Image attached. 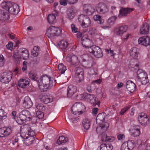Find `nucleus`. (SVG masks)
Listing matches in <instances>:
<instances>
[{"label": "nucleus", "mask_w": 150, "mask_h": 150, "mask_svg": "<svg viewBox=\"0 0 150 150\" xmlns=\"http://www.w3.org/2000/svg\"><path fill=\"white\" fill-rule=\"evenodd\" d=\"M12 74L11 72H4L0 77V80L3 83H8L11 80Z\"/></svg>", "instance_id": "12"}, {"label": "nucleus", "mask_w": 150, "mask_h": 150, "mask_svg": "<svg viewBox=\"0 0 150 150\" xmlns=\"http://www.w3.org/2000/svg\"><path fill=\"white\" fill-rule=\"evenodd\" d=\"M29 77L32 79L38 82V78L37 75L33 71H30L29 74Z\"/></svg>", "instance_id": "41"}, {"label": "nucleus", "mask_w": 150, "mask_h": 150, "mask_svg": "<svg viewBox=\"0 0 150 150\" xmlns=\"http://www.w3.org/2000/svg\"><path fill=\"white\" fill-rule=\"evenodd\" d=\"M36 115L37 116L36 117H38V119H39L43 118L44 115L43 113L40 111H37L36 113Z\"/></svg>", "instance_id": "50"}, {"label": "nucleus", "mask_w": 150, "mask_h": 150, "mask_svg": "<svg viewBox=\"0 0 150 150\" xmlns=\"http://www.w3.org/2000/svg\"><path fill=\"white\" fill-rule=\"evenodd\" d=\"M68 42L64 40H61L59 43V47L62 49H66L68 45Z\"/></svg>", "instance_id": "38"}, {"label": "nucleus", "mask_w": 150, "mask_h": 150, "mask_svg": "<svg viewBox=\"0 0 150 150\" xmlns=\"http://www.w3.org/2000/svg\"><path fill=\"white\" fill-rule=\"evenodd\" d=\"M91 21L90 19L87 16L86 19H84L83 24H82L81 26L83 28H86L90 26Z\"/></svg>", "instance_id": "34"}, {"label": "nucleus", "mask_w": 150, "mask_h": 150, "mask_svg": "<svg viewBox=\"0 0 150 150\" xmlns=\"http://www.w3.org/2000/svg\"><path fill=\"white\" fill-rule=\"evenodd\" d=\"M21 56L20 55L18 50L15 51L14 52L13 58L16 63L17 64L19 63L21 60Z\"/></svg>", "instance_id": "28"}, {"label": "nucleus", "mask_w": 150, "mask_h": 150, "mask_svg": "<svg viewBox=\"0 0 150 150\" xmlns=\"http://www.w3.org/2000/svg\"><path fill=\"white\" fill-rule=\"evenodd\" d=\"M38 120V119L36 117H33L31 119L32 122L33 124H36L37 122V121Z\"/></svg>", "instance_id": "59"}, {"label": "nucleus", "mask_w": 150, "mask_h": 150, "mask_svg": "<svg viewBox=\"0 0 150 150\" xmlns=\"http://www.w3.org/2000/svg\"><path fill=\"white\" fill-rule=\"evenodd\" d=\"M27 64V62H23V67H22V69L23 71H24L26 70L27 69V66L26 65Z\"/></svg>", "instance_id": "63"}, {"label": "nucleus", "mask_w": 150, "mask_h": 150, "mask_svg": "<svg viewBox=\"0 0 150 150\" xmlns=\"http://www.w3.org/2000/svg\"><path fill=\"white\" fill-rule=\"evenodd\" d=\"M127 29L128 27L127 25H122L116 28L114 32L117 35L121 36L126 32Z\"/></svg>", "instance_id": "17"}, {"label": "nucleus", "mask_w": 150, "mask_h": 150, "mask_svg": "<svg viewBox=\"0 0 150 150\" xmlns=\"http://www.w3.org/2000/svg\"><path fill=\"white\" fill-rule=\"evenodd\" d=\"M125 143H126L127 144V146L129 150H131L134 147V145L133 142L130 141H128L127 142H125Z\"/></svg>", "instance_id": "49"}, {"label": "nucleus", "mask_w": 150, "mask_h": 150, "mask_svg": "<svg viewBox=\"0 0 150 150\" xmlns=\"http://www.w3.org/2000/svg\"><path fill=\"white\" fill-rule=\"evenodd\" d=\"M58 68L59 70L60 71V73L62 74H63L66 70V67L63 64H60L58 66Z\"/></svg>", "instance_id": "44"}, {"label": "nucleus", "mask_w": 150, "mask_h": 150, "mask_svg": "<svg viewBox=\"0 0 150 150\" xmlns=\"http://www.w3.org/2000/svg\"><path fill=\"white\" fill-rule=\"evenodd\" d=\"M52 83L51 78L47 76L40 78L37 82L39 88L42 92L46 91L47 89L51 87L52 86Z\"/></svg>", "instance_id": "3"}, {"label": "nucleus", "mask_w": 150, "mask_h": 150, "mask_svg": "<svg viewBox=\"0 0 150 150\" xmlns=\"http://www.w3.org/2000/svg\"><path fill=\"white\" fill-rule=\"evenodd\" d=\"M84 12L88 15H92L95 12V9L91 5L89 4H85L83 6Z\"/></svg>", "instance_id": "18"}, {"label": "nucleus", "mask_w": 150, "mask_h": 150, "mask_svg": "<svg viewBox=\"0 0 150 150\" xmlns=\"http://www.w3.org/2000/svg\"><path fill=\"white\" fill-rule=\"evenodd\" d=\"M83 126L86 129H88L91 125L90 120L87 118L84 119L82 122Z\"/></svg>", "instance_id": "35"}, {"label": "nucleus", "mask_w": 150, "mask_h": 150, "mask_svg": "<svg viewBox=\"0 0 150 150\" xmlns=\"http://www.w3.org/2000/svg\"><path fill=\"white\" fill-rule=\"evenodd\" d=\"M112 146L110 143L107 144H103L100 146V150H112Z\"/></svg>", "instance_id": "29"}, {"label": "nucleus", "mask_w": 150, "mask_h": 150, "mask_svg": "<svg viewBox=\"0 0 150 150\" xmlns=\"http://www.w3.org/2000/svg\"><path fill=\"white\" fill-rule=\"evenodd\" d=\"M138 80L141 82L142 84L144 85L146 84L149 81L147 74L146 75V76L143 77Z\"/></svg>", "instance_id": "45"}, {"label": "nucleus", "mask_w": 150, "mask_h": 150, "mask_svg": "<svg viewBox=\"0 0 150 150\" xmlns=\"http://www.w3.org/2000/svg\"><path fill=\"white\" fill-rule=\"evenodd\" d=\"M136 86L132 81H128L126 83V88L131 93L133 92L135 90Z\"/></svg>", "instance_id": "20"}, {"label": "nucleus", "mask_w": 150, "mask_h": 150, "mask_svg": "<svg viewBox=\"0 0 150 150\" xmlns=\"http://www.w3.org/2000/svg\"><path fill=\"white\" fill-rule=\"evenodd\" d=\"M125 138V135L124 134H118L117 136V139L119 140H120L123 139Z\"/></svg>", "instance_id": "56"}, {"label": "nucleus", "mask_w": 150, "mask_h": 150, "mask_svg": "<svg viewBox=\"0 0 150 150\" xmlns=\"http://www.w3.org/2000/svg\"><path fill=\"white\" fill-rule=\"evenodd\" d=\"M105 117L104 113L103 112L99 114L96 118V122L100 124L101 122H103L105 120Z\"/></svg>", "instance_id": "33"}, {"label": "nucleus", "mask_w": 150, "mask_h": 150, "mask_svg": "<svg viewBox=\"0 0 150 150\" xmlns=\"http://www.w3.org/2000/svg\"><path fill=\"white\" fill-rule=\"evenodd\" d=\"M108 127V124L107 122L100 124L99 126L96 127V131L98 133L102 135L101 140L102 141L112 142L115 140L114 137L111 136H108L106 134L103 133V132L107 129Z\"/></svg>", "instance_id": "2"}, {"label": "nucleus", "mask_w": 150, "mask_h": 150, "mask_svg": "<svg viewBox=\"0 0 150 150\" xmlns=\"http://www.w3.org/2000/svg\"><path fill=\"white\" fill-rule=\"evenodd\" d=\"M59 2L61 5L63 6L67 5V0H60Z\"/></svg>", "instance_id": "60"}, {"label": "nucleus", "mask_w": 150, "mask_h": 150, "mask_svg": "<svg viewBox=\"0 0 150 150\" xmlns=\"http://www.w3.org/2000/svg\"><path fill=\"white\" fill-rule=\"evenodd\" d=\"M116 17L113 16L109 18L107 21V23L110 25H112L115 23L116 19Z\"/></svg>", "instance_id": "42"}, {"label": "nucleus", "mask_w": 150, "mask_h": 150, "mask_svg": "<svg viewBox=\"0 0 150 150\" xmlns=\"http://www.w3.org/2000/svg\"><path fill=\"white\" fill-rule=\"evenodd\" d=\"M30 113L28 110H23L20 113L19 117L17 118V122L20 125L23 124L26 121L30 119Z\"/></svg>", "instance_id": "5"}, {"label": "nucleus", "mask_w": 150, "mask_h": 150, "mask_svg": "<svg viewBox=\"0 0 150 150\" xmlns=\"http://www.w3.org/2000/svg\"><path fill=\"white\" fill-rule=\"evenodd\" d=\"M66 60L67 62L70 63L72 65L77 66L79 65V61L78 59V58L75 55L71 56L69 55L66 58Z\"/></svg>", "instance_id": "14"}, {"label": "nucleus", "mask_w": 150, "mask_h": 150, "mask_svg": "<svg viewBox=\"0 0 150 150\" xmlns=\"http://www.w3.org/2000/svg\"><path fill=\"white\" fill-rule=\"evenodd\" d=\"M71 28L72 31L73 33H76L79 31L78 28L76 27L74 24H72L71 25Z\"/></svg>", "instance_id": "53"}, {"label": "nucleus", "mask_w": 150, "mask_h": 150, "mask_svg": "<svg viewBox=\"0 0 150 150\" xmlns=\"http://www.w3.org/2000/svg\"><path fill=\"white\" fill-rule=\"evenodd\" d=\"M67 15L68 18L69 19H73L74 17V13L72 9H69L67 11Z\"/></svg>", "instance_id": "43"}, {"label": "nucleus", "mask_w": 150, "mask_h": 150, "mask_svg": "<svg viewBox=\"0 0 150 150\" xmlns=\"http://www.w3.org/2000/svg\"><path fill=\"white\" fill-rule=\"evenodd\" d=\"M68 141V139L67 137L65 138L64 136H61L59 137L57 139V143L58 144H60L63 143H65Z\"/></svg>", "instance_id": "40"}, {"label": "nucleus", "mask_w": 150, "mask_h": 150, "mask_svg": "<svg viewBox=\"0 0 150 150\" xmlns=\"http://www.w3.org/2000/svg\"><path fill=\"white\" fill-rule=\"evenodd\" d=\"M130 56L135 59L137 58L139 52L138 49L136 47H133L129 51Z\"/></svg>", "instance_id": "27"}, {"label": "nucleus", "mask_w": 150, "mask_h": 150, "mask_svg": "<svg viewBox=\"0 0 150 150\" xmlns=\"http://www.w3.org/2000/svg\"><path fill=\"white\" fill-rule=\"evenodd\" d=\"M4 57L2 56V57H0V67H2L4 65Z\"/></svg>", "instance_id": "64"}, {"label": "nucleus", "mask_w": 150, "mask_h": 150, "mask_svg": "<svg viewBox=\"0 0 150 150\" xmlns=\"http://www.w3.org/2000/svg\"><path fill=\"white\" fill-rule=\"evenodd\" d=\"M4 111L2 109H0V121L2 119H5L6 116L4 115Z\"/></svg>", "instance_id": "51"}, {"label": "nucleus", "mask_w": 150, "mask_h": 150, "mask_svg": "<svg viewBox=\"0 0 150 150\" xmlns=\"http://www.w3.org/2000/svg\"><path fill=\"white\" fill-rule=\"evenodd\" d=\"M133 10V8H122L119 11V14L118 15V17L119 18H122L125 16L127 15V14L130 13Z\"/></svg>", "instance_id": "19"}, {"label": "nucleus", "mask_w": 150, "mask_h": 150, "mask_svg": "<svg viewBox=\"0 0 150 150\" xmlns=\"http://www.w3.org/2000/svg\"><path fill=\"white\" fill-rule=\"evenodd\" d=\"M138 119L139 122L143 126H146L149 123V119L147 115L143 112L139 114Z\"/></svg>", "instance_id": "10"}, {"label": "nucleus", "mask_w": 150, "mask_h": 150, "mask_svg": "<svg viewBox=\"0 0 150 150\" xmlns=\"http://www.w3.org/2000/svg\"><path fill=\"white\" fill-rule=\"evenodd\" d=\"M23 104V106L26 108H30L33 105V103L31 99L28 96L25 97Z\"/></svg>", "instance_id": "24"}, {"label": "nucleus", "mask_w": 150, "mask_h": 150, "mask_svg": "<svg viewBox=\"0 0 150 150\" xmlns=\"http://www.w3.org/2000/svg\"><path fill=\"white\" fill-rule=\"evenodd\" d=\"M13 46V43L11 42H8V44L6 45V47L8 49L10 50H11L12 49V47Z\"/></svg>", "instance_id": "57"}, {"label": "nucleus", "mask_w": 150, "mask_h": 150, "mask_svg": "<svg viewBox=\"0 0 150 150\" xmlns=\"http://www.w3.org/2000/svg\"><path fill=\"white\" fill-rule=\"evenodd\" d=\"M76 86L71 85L69 86L67 89V96L69 97H71L76 92Z\"/></svg>", "instance_id": "21"}, {"label": "nucleus", "mask_w": 150, "mask_h": 150, "mask_svg": "<svg viewBox=\"0 0 150 150\" xmlns=\"http://www.w3.org/2000/svg\"><path fill=\"white\" fill-rule=\"evenodd\" d=\"M28 81L25 79H22L19 81L18 85L20 87L25 88L29 84Z\"/></svg>", "instance_id": "32"}, {"label": "nucleus", "mask_w": 150, "mask_h": 150, "mask_svg": "<svg viewBox=\"0 0 150 150\" xmlns=\"http://www.w3.org/2000/svg\"><path fill=\"white\" fill-rule=\"evenodd\" d=\"M12 132L11 127H3L0 129V137H7Z\"/></svg>", "instance_id": "13"}, {"label": "nucleus", "mask_w": 150, "mask_h": 150, "mask_svg": "<svg viewBox=\"0 0 150 150\" xmlns=\"http://www.w3.org/2000/svg\"><path fill=\"white\" fill-rule=\"evenodd\" d=\"M81 40L82 41L81 44L83 46L87 48L88 50V48L92 46L90 45L92 43L91 41L87 38L83 39L82 38Z\"/></svg>", "instance_id": "26"}, {"label": "nucleus", "mask_w": 150, "mask_h": 150, "mask_svg": "<svg viewBox=\"0 0 150 150\" xmlns=\"http://www.w3.org/2000/svg\"><path fill=\"white\" fill-rule=\"evenodd\" d=\"M137 77L138 80L142 77L146 76L147 74L142 69H139L137 72Z\"/></svg>", "instance_id": "31"}, {"label": "nucleus", "mask_w": 150, "mask_h": 150, "mask_svg": "<svg viewBox=\"0 0 150 150\" xmlns=\"http://www.w3.org/2000/svg\"><path fill=\"white\" fill-rule=\"evenodd\" d=\"M88 51L97 58L102 57L103 55L100 48L99 47L95 45H93L89 48Z\"/></svg>", "instance_id": "9"}, {"label": "nucleus", "mask_w": 150, "mask_h": 150, "mask_svg": "<svg viewBox=\"0 0 150 150\" xmlns=\"http://www.w3.org/2000/svg\"><path fill=\"white\" fill-rule=\"evenodd\" d=\"M47 20L49 23L52 24L56 21V17L54 14H49L47 17Z\"/></svg>", "instance_id": "36"}, {"label": "nucleus", "mask_w": 150, "mask_h": 150, "mask_svg": "<svg viewBox=\"0 0 150 150\" xmlns=\"http://www.w3.org/2000/svg\"><path fill=\"white\" fill-rule=\"evenodd\" d=\"M130 108V107L127 106L124 108H123L121 110L120 112V114L121 115H123L124 113Z\"/></svg>", "instance_id": "55"}, {"label": "nucleus", "mask_w": 150, "mask_h": 150, "mask_svg": "<svg viewBox=\"0 0 150 150\" xmlns=\"http://www.w3.org/2000/svg\"><path fill=\"white\" fill-rule=\"evenodd\" d=\"M96 32V29L95 28H90L89 33L91 35H93Z\"/></svg>", "instance_id": "58"}, {"label": "nucleus", "mask_w": 150, "mask_h": 150, "mask_svg": "<svg viewBox=\"0 0 150 150\" xmlns=\"http://www.w3.org/2000/svg\"><path fill=\"white\" fill-rule=\"evenodd\" d=\"M61 32L60 28L52 25L47 30L46 35L49 38H51L54 36L59 35Z\"/></svg>", "instance_id": "7"}, {"label": "nucleus", "mask_w": 150, "mask_h": 150, "mask_svg": "<svg viewBox=\"0 0 150 150\" xmlns=\"http://www.w3.org/2000/svg\"><path fill=\"white\" fill-rule=\"evenodd\" d=\"M87 16L83 14H81L80 15L78 18L79 22L81 25L82 24H83V22L84 19H86Z\"/></svg>", "instance_id": "46"}, {"label": "nucleus", "mask_w": 150, "mask_h": 150, "mask_svg": "<svg viewBox=\"0 0 150 150\" xmlns=\"http://www.w3.org/2000/svg\"><path fill=\"white\" fill-rule=\"evenodd\" d=\"M83 109H85L83 105L80 103H76L71 107L72 112L75 115L81 114L84 111Z\"/></svg>", "instance_id": "6"}, {"label": "nucleus", "mask_w": 150, "mask_h": 150, "mask_svg": "<svg viewBox=\"0 0 150 150\" xmlns=\"http://www.w3.org/2000/svg\"><path fill=\"white\" fill-rule=\"evenodd\" d=\"M81 96V100L87 99L89 100L90 102L93 105L95 106L97 105L98 106L99 105L100 102L97 101L96 97L95 95L86 93Z\"/></svg>", "instance_id": "8"}, {"label": "nucleus", "mask_w": 150, "mask_h": 150, "mask_svg": "<svg viewBox=\"0 0 150 150\" xmlns=\"http://www.w3.org/2000/svg\"><path fill=\"white\" fill-rule=\"evenodd\" d=\"M93 19L95 21H98V23L101 24L104 22V20L99 15H96L93 16Z\"/></svg>", "instance_id": "39"}, {"label": "nucleus", "mask_w": 150, "mask_h": 150, "mask_svg": "<svg viewBox=\"0 0 150 150\" xmlns=\"http://www.w3.org/2000/svg\"><path fill=\"white\" fill-rule=\"evenodd\" d=\"M4 17L3 18L4 20L9 19L10 18V15L7 12H4L3 14Z\"/></svg>", "instance_id": "54"}, {"label": "nucleus", "mask_w": 150, "mask_h": 150, "mask_svg": "<svg viewBox=\"0 0 150 150\" xmlns=\"http://www.w3.org/2000/svg\"><path fill=\"white\" fill-rule=\"evenodd\" d=\"M75 76L79 79V81L83 80L84 78V73L83 69L80 67H77L75 69Z\"/></svg>", "instance_id": "15"}, {"label": "nucleus", "mask_w": 150, "mask_h": 150, "mask_svg": "<svg viewBox=\"0 0 150 150\" xmlns=\"http://www.w3.org/2000/svg\"><path fill=\"white\" fill-rule=\"evenodd\" d=\"M130 66L132 65L133 66H131V67L132 68H135V69H137L138 68L139 65L136 64H132V62H130Z\"/></svg>", "instance_id": "62"}, {"label": "nucleus", "mask_w": 150, "mask_h": 150, "mask_svg": "<svg viewBox=\"0 0 150 150\" xmlns=\"http://www.w3.org/2000/svg\"><path fill=\"white\" fill-rule=\"evenodd\" d=\"M40 50V47L39 46H34L33 50L31 51V54L34 57H36L38 56L39 52Z\"/></svg>", "instance_id": "37"}, {"label": "nucleus", "mask_w": 150, "mask_h": 150, "mask_svg": "<svg viewBox=\"0 0 150 150\" xmlns=\"http://www.w3.org/2000/svg\"><path fill=\"white\" fill-rule=\"evenodd\" d=\"M127 146V144L124 142L122 144L120 150H129Z\"/></svg>", "instance_id": "52"}, {"label": "nucleus", "mask_w": 150, "mask_h": 150, "mask_svg": "<svg viewBox=\"0 0 150 150\" xmlns=\"http://www.w3.org/2000/svg\"><path fill=\"white\" fill-rule=\"evenodd\" d=\"M96 8L98 13L100 14H106L109 11L107 5L102 3H100L98 4Z\"/></svg>", "instance_id": "11"}, {"label": "nucleus", "mask_w": 150, "mask_h": 150, "mask_svg": "<svg viewBox=\"0 0 150 150\" xmlns=\"http://www.w3.org/2000/svg\"><path fill=\"white\" fill-rule=\"evenodd\" d=\"M2 8L11 14H17L20 11L18 5L16 4L12 3L10 2H4L2 4Z\"/></svg>", "instance_id": "4"}, {"label": "nucleus", "mask_w": 150, "mask_h": 150, "mask_svg": "<svg viewBox=\"0 0 150 150\" xmlns=\"http://www.w3.org/2000/svg\"><path fill=\"white\" fill-rule=\"evenodd\" d=\"M41 101L45 104H47L53 101V98L52 97H49L47 96H42L41 98Z\"/></svg>", "instance_id": "30"}, {"label": "nucleus", "mask_w": 150, "mask_h": 150, "mask_svg": "<svg viewBox=\"0 0 150 150\" xmlns=\"http://www.w3.org/2000/svg\"><path fill=\"white\" fill-rule=\"evenodd\" d=\"M36 108L38 110L43 111L45 110L46 107L42 104H38L36 105Z\"/></svg>", "instance_id": "48"}, {"label": "nucleus", "mask_w": 150, "mask_h": 150, "mask_svg": "<svg viewBox=\"0 0 150 150\" xmlns=\"http://www.w3.org/2000/svg\"><path fill=\"white\" fill-rule=\"evenodd\" d=\"M139 44L147 46L150 45V37L145 36L140 38L138 40Z\"/></svg>", "instance_id": "16"}, {"label": "nucleus", "mask_w": 150, "mask_h": 150, "mask_svg": "<svg viewBox=\"0 0 150 150\" xmlns=\"http://www.w3.org/2000/svg\"><path fill=\"white\" fill-rule=\"evenodd\" d=\"M20 55L24 59H27L29 57L28 51L25 48H21L18 50Z\"/></svg>", "instance_id": "25"}, {"label": "nucleus", "mask_w": 150, "mask_h": 150, "mask_svg": "<svg viewBox=\"0 0 150 150\" xmlns=\"http://www.w3.org/2000/svg\"><path fill=\"white\" fill-rule=\"evenodd\" d=\"M149 26L147 23H144L140 27V33L142 34H147L149 30Z\"/></svg>", "instance_id": "22"}, {"label": "nucleus", "mask_w": 150, "mask_h": 150, "mask_svg": "<svg viewBox=\"0 0 150 150\" xmlns=\"http://www.w3.org/2000/svg\"><path fill=\"white\" fill-rule=\"evenodd\" d=\"M67 2L69 4H74L76 3L78 0H67Z\"/></svg>", "instance_id": "61"}, {"label": "nucleus", "mask_w": 150, "mask_h": 150, "mask_svg": "<svg viewBox=\"0 0 150 150\" xmlns=\"http://www.w3.org/2000/svg\"><path fill=\"white\" fill-rule=\"evenodd\" d=\"M79 119L78 117H74V118L70 117L68 120L67 122L70 124H71L72 123L76 122Z\"/></svg>", "instance_id": "47"}, {"label": "nucleus", "mask_w": 150, "mask_h": 150, "mask_svg": "<svg viewBox=\"0 0 150 150\" xmlns=\"http://www.w3.org/2000/svg\"><path fill=\"white\" fill-rule=\"evenodd\" d=\"M139 126H134L132 127L130 131L131 135L133 137H137L140 134V130L139 129Z\"/></svg>", "instance_id": "23"}, {"label": "nucleus", "mask_w": 150, "mask_h": 150, "mask_svg": "<svg viewBox=\"0 0 150 150\" xmlns=\"http://www.w3.org/2000/svg\"><path fill=\"white\" fill-rule=\"evenodd\" d=\"M21 131L22 133L21 136L24 139V144L27 146L32 144L35 140V132L30 126L28 124L24 125Z\"/></svg>", "instance_id": "1"}]
</instances>
